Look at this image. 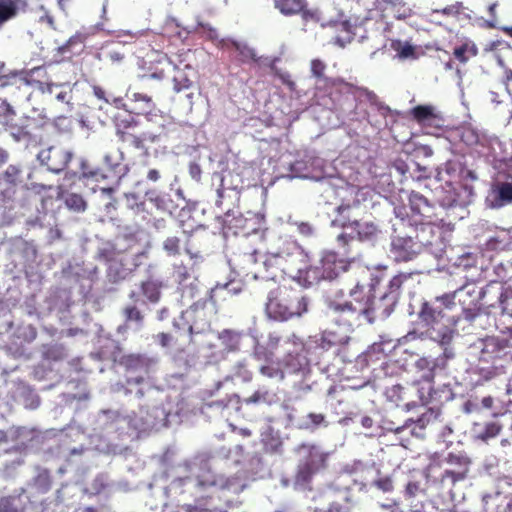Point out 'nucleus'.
<instances>
[{
  "label": "nucleus",
  "instance_id": "nucleus-5",
  "mask_svg": "<svg viewBox=\"0 0 512 512\" xmlns=\"http://www.w3.org/2000/svg\"><path fill=\"white\" fill-rule=\"evenodd\" d=\"M327 317L331 327L323 333L322 340L329 346H343L350 340V334L359 326L363 317L361 308H354L352 301L331 300L327 306Z\"/></svg>",
  "mask_w": 512,
  "mask_h": 512
},
{
  "label": "nucleus",
  "instance_id": "nucleus-52",
  "mask_svg": "<svg viewBox=\"0 0 512 512\" xmlns=\"http://www.w3.org/2000/svg\"><path fill=\"white\" fill-rule=\"evenodd\" d=\"M307 419L309 423H305L304 427L306 429H315L319 426H328V422L326 421L325 415L321 413H309L307 415Z\"/></svg>",
  "mask_w": 512,
  "mask_h": 512
},
{
  "label": "nucleus",
  "instance_id": "nucleus-28",
  "mask_svg": "<svg viewBox=\"0 0 512 512\" xmlns=\"http://www.w3.org/2000/svg\"><path fill=\"white\" fill-rule=\"evenodd\" d=\"M254 355L257 359L266 360V363L259 367V373L262 376L271 380H276L277 382H282L284 380L285 372L281 368L280 363L270 359L272 353H268L264 347H257Z\"/></svg>",
  "mask_w": 512,
  "mask_h": 512
},
{
  "label": "nucleus",
  "instance_id": "nucleus-2",
  "mask_svg": "<svg viewBox=\"0 0 512 512\" xmlns=\"http://www.w3.org/2000/svg\"><path fill=\"white\" fill-rule=\"evenodd\" d=\"M304 257L303 250L295 241L283 240L282 246L266 262L268 267L275 268V270L268 274L253 271V275L273 281L288 275L291 277V283L297 280L299 284L305 287L317 284L321 280H327L320 264L303 268L300 263Z\"/></svg>",
  "mask_w": 512,
  "mask_h": 512
},
{
  "label": "nucleus",
  "instance_id": "nucleus-38",
  "mask_svg": "<svg viewBox=\"0 0 512 512\" xmlns=\"http://www.w3.org/2000/svg\"><path fill=\"white\" fill-rule=\"evenodd\" d=\"M230 47L238 53V61L242 64L254 62L256 51L245 43L232 41Z\"/></svg>",
  "mask_w": 512,
  "mask_h": 512
},
{
  "label": "nucleus",
  "instance_id": "nucleus-22",
  "mask_svg": "<svg viewBox=\"0 0 512 512\" xmlns=\"http://www.w3.org/2000/svg\"><path fill=\"white\" fill-rule=\"evenodd\" d=\"M23 183V171L18 165H9L0 175V197L3 201H13L18 188Z\"/></svg>",
  "mask_w": 512,
  "mask_h": 512
},
{
  "label": "nucleus",
  "instance_id": "nucleus-18",
  "mask_svg": "<svg viewBox=\"0 0 512 512\" xmlns=\"http://www.w3.org/2000/svg\"><path fill=\"white\" fill-rule=\"evenodd\" d=\"M446 462L450 467L441 474L440 481L443 485L448 483L454 486L457 482L466 479L471 464L468 457L450 453L446 458Z\"/></svg>",
  "mask_w": 512,
  "mask_h": 512
},
{
  "label": "nucleus",
  "instance_id": "nucleus-48",
  "mask_svg": "<svg viewBox=\"0 0 512 512\" xmlns=\"http://www.w3.org/2000/svg\"><path fill=\"white\" fill-rule=\"evenodd\" d=\"M15 116L12 106L6 101L0 100V124L6 128Z\"/></svg>",
  "mask_w": 512,
  "mask_h": 512
},
{
  "label": "nucleus",
  "instance_id": "nucleus-26",
  "mask_svg": "<svg viewBox=\"0 0 512 512\" xmlns=\"http://www.w3.org/2000/svg\"><path fill=\"white\" fill-rule=\"evenodd\" d=\"M417 366L419 368H427L429 369L428 374L424 375V379L426 381L427 386H421L420 383H413L412 388L415 389L418 393L419 401L421 404L426 405L433 401H440V399H437V392L434 391L431 387V381L433 380L434 374L433 370L435 367V363L431 360H428L427 358H420L417 361Z\"/></svg>",
  "mask_w": 512,
  "mask_h": 512
},
{
  "label": "nucleus",
  "instance_id": "nucleus-63",
  "mask_svg": "<svg viewBox=\"0 0 512 512\" xmlns=\"http://www.w3.org/2000/svg\"><path fill=\"white\" fill-rule=\"evenodd\" d=\"M420 492V484L416 481H410L407 483L405 487V497L406 498H414Z\"/></svg>",
  "mask_w": 512,
  "mask_h": 512
},
{
  "label": "nucleus",
  "instance_id": "nucleus-58",
  "mask_svg": "<svg viewBox=\"0 0 512 512\" xmlns=\"http://www.w3.org/2000/svg\"><path fill=\"white\" fill-rule=\"evenodd\" d=\"M131 100L134 102H142L144 104V109L150 110L154 107L152 96L145 92H133L131 94Z\"/></svg>",
  "mask_w": 512,
  "mask_h": 512
},
{
  "label": "nucleus",
  "instance_id": "nucleus-59",
  "mask_svg": "<svg viewBox=\"0 0 512 512\" xmlns=\"http://www.w3.org/2000/svg\"><path fill=\"white\" fill-rule=\"evenodd\" d=\"M461 137L462 140L469 146L477 145L480 143L479 134L471 128L464 129Z\"/></svg>",
  "mask_w": 512,
  "mask_h": 512
},
{
  "label": "nucleus",
  "instance_id": "nucleus-27",
  "mask_svg": "<svg viewBox=\"0 0 512 512\" xmlns=\"http://www.w3.org/2000/svg\"><path fill=\"white\" fill-rule=\"evenodd\" d=\"M181 57L182 54L178 55L176 59H170V63H172L175 68L173 87L176 92L191 88L193 85L192 78L195 75L193 67L188 63H184Z\"/></svg>",
  "mask_w": 512,
  "mask_h": 512
},
{
  "label": "nucleus",
  "instance_id": "nucleus-25",
  "mask_svg": "<svg viewBox=\"0 0 512 512\" xmlns=\"http://www.w3.org/2000/svg\"><path fill=\"white\" fill-rule=\"evenodd\" d=\"M475 346L480 350V360L484 362L504 357L506 349L509 347L506 339H499L493 336L479 339Z\"/></svg>",
  "mask_w": 512,
  "mask_h": 512
},
{
  "label": "nucleus",
  "instance_id": "nucleus-51",
  "mask_svg": "<svg viewBox=\"0 0 512 512\" xmlns=\"http://www.w3.org/2000/svg\"><path fill=\"white\" fill-rule=\"evenodd\" d=\"M372 486L384 493L392 492L394 489L393 479L389 475L380 476L372 482Z\"/></svg>",
  "mask_w": 512,
  "mask_h": 512
},
{
  "label": "nucleus",
  "instance_id": "nucleus-42",
  "mask_svg": "<svg viewBox=\"0 0 512 512\" xmlns=\"http://www.w3.org/2000/svg\"><path fill=\"white\" fill-rule=\"evenodd\" d=\"M43 358L48 361H61L65 358V348L61 344L46 345L43 348Z\"/></svg>",
  "mask_w": 512,
  "mask_h": 512
},
{
  "label": "nucleus",
  "instance_id": "nucleus-21",
  "mask_svg": "<svg viewBox=\"0 0 512 512\" xmlns=\"http://www.w3.org/2000/svg\"><path fill=\"white\" fill-rule=\"evenodd\" d=\"M41 164L48 170L59 173L63 171L72 159V153L60 146H50L42 149L37 156Z\"/></svg>",
  "mask_w": 512,
  "mask_h": 512
},
{
  "label": "nucleus",
  "instance_id": "nucleus-56",
  "mask_svg": "<svg viewBox=\"0 0 512 512\" xmlns=\"http://www.w3.org/2000/svg\"><path fill=\"white\" fill-rule=\"evenodd\" d=\"M81 177L93 178L95 180L106 179L108 176L100 168H89L87 164H81Z\"/></svg>",
  "mask_w": 512,
  "mask_h": 512
},
{
  "label": "nucleus",
  "instance_id": "nucleus-16",
  "mask_svg": "<svg viewBox=\"0 0 512 512\" xmlns=\"http://www.w3.org/2000/svg\"><path fill=\"white\" fill-rule=\"evenodd\" d=\"M317 90L326 93L335 102H340L349 96L356 98L367 92L366 88L347 82L341 77L325 80V85L317 86Z\"/></svg>",
  "mask_w": 512,
  "mask_h": 512
},
{
  "label": "nucleus",
  "instance_id": "nucleus-9",
  "mask_svg": "<svg viewBox=\"0 0 512 512\" xmlns=\"http://www.w3.org/2000/svg\"><path fill=\"white\" fill-rule=\"evenodd\" d=\"M239 251L234 253L233 262L240 272L246 277L251 276L254 279L268 280L267 278L253 275V271H260L259 273L268 274L275 270L266 265L268 258L276 252L269 253L262 264L257 262L258 248L249 237H243L239 242Z\"/></svg>",
  "mask_w": 512,
  "mask_h": 512
},
{
  "label": "nucleus",
  "instance_id": "nucleus-46",
  "mask_svg": "<svg viewBox=\"0 0 512 512\" xmlns=\"http://www.w3.org/2000/svg\"><path fill=\"white\" fill-rule=\"evenodd\" d=\"M408 277L409 276L406 274H398V275L394 276L390 280L389 286H388V291L385 292V294L394 296L395 302H397L398 298L400 296V289L402 287V284L404 283L405 280L408 279Z\"/></svg>",
  "mask_w": 512,
  "mask_h": 512
},
{
  "label": "nucleus",
  "instance_id": "nucleus-12",
  "mask_svg": "<svg viewBox=\"0 0 512 512\" xmlns=\"http://www.w3.org/2000/svg\"><path fill=\"white\" fill-rule=\"evenodd\" d=\"M352 205L341 204L336 208L338 217L332 221V225L341 228H351L356 232V237L360 241L374 242L379 234L378 227L372 222L361 223L357 220L350 221L349 211Z\"/></svg>",
  "mask_w": 512,
  "mask_h": 512
},
{
  "label": "nucleus",
  "instance_id": "nucleus-4",
  "mask_svg": "<svg viewBox=\"0 0 512 512\" xmlns=\"http://www.w3.org/2000/svg\"><path fill=\"white\" fill-rule=\"evenodd\" d=\"M462 307L464 317L468 321H473L479 315L481 306L487 308H501L504 310L503 304L508 299L506 288L500 283H490L480 292L467 290L462 287L453 293L438 296L437 301H442L446 308L456 305L455 300Z\"/></svg>",
  "mask_w": 512,
  "mask_h": 512
},
{
  "label": "nucleus",
  "instance_id": "nucleus-43",
  "mask_svg": "<svg viewBox=\"0 0 512 512\" xmlns=\"http://www.w3.org/2000/svg\"><path fill=\"white\" fill-rule=\"evenodd\" d=\"M24 121L23 116L19 118H14L11 123L5 128L10 135L16 140L21 141L27 139V132L24 129Z\"/></svg>",
  "mask_w": 512,
  "mask_h": 512
},
{
  "label": "nucleus",
  "instance_id": "nucleus-40",
  "mask_svg": "<svg viewBox=\"0 0 512 512\" xmlns=\"http://www.w3.org/2000/svg\"><path fill=\"white\" fill-rule=\"evenodd\" d=\"M253 371L249 368L245 361L235 363L232 368V379L240 380L243 383H250L253 380Z\"/></svg>",
  "mask_w": 512,
  "mask_h": 512
},
{
  "label": "nucleus",
  "instance_id": "nucleus-24",
  "mask_svg": "<svg viewBox=\"0 0 512 512\" xmlns=\"http://www.w3.org/2000/svg\"><path fill=\"white\" fill-rule=\"evenodd\" d=\"M409 115L423 129L430 133V130L440 129L443 118L433 105H417L410 109Z\"/></svg>",
  "mask_w": 512,
  "mask_h": 512
},
{
  "label": "nucleus",
  "instance_id": "nucleus-34",
  "mask_svg": "<svg viewBox=\"0 0 512 512\" xmlns=\"http://www.w3.org/2000/svg\"><path fill=\"white\" fill-rule=\"evenodd\" d=\"M276 391L270 389L267 386H259L249 397L245 398L244 402L247 405L250 404H271L276 397Z\"/></svg>",
  "mask_w": 512,
  "mask_h": 512
},
{
  "label": "nucleus",
  "instance_id": "nucleus-55",
  "mask_svg": "<svg viewBox=\"0 0 512 512\" xmlns=\"http://www.w3.org/2000/svg\"><path fill=\"white\" fill-rule=\"evenodd\" d=\"M498 199L502 203L512 202V183L504 182L497 186Z\"/></svg>",
  "mask_w": 512,
  "mask_h": 512
},
{
  "label": "nucleus",
  "instance_id": "nucleus-17",
  "mask_svg": "<svg viewBox=\"0 0 512 512\" xmlns=\"http://www.w3.org/2000/svg\"><path fill=\"white\" fill-rule=\"evenodd\" d=\"M442 220L422 222L419 225H413L410 229L415 239L420 244L421 249L424 247H438L443 244V225Z\"/></svg>",
  "mask_w": 512,
  "mask_h": 512
},
{
  "label": "nucleus",
  "instance_id": "nucleus-13",
  "mask_svg": "<svg viewBox=\"0 0 512 512\" xmlns=\"http://www.w3.org/2000/svg\"><path fill=\"white\" fill-rule=\"evenodd\" d=\"M163 249L169 256H178L184 252L191 259L198 258L201 254L200 243L196 241L193 233L186 230L167 237L163 242Z\"/></svg>",
  "mask_w": 512,
  "mask_h": 512
},
{
  "label": "nucleus",
  "instance_id": "nucleus-6",
  "mask_svg": "<svg viewBox=\"0 0 512 512\" xmlns=\"http://www.w3.org/2000/svg\"><path fill=\"white\" fill-rule=\"evenodd\" d=\"M265 311L270 319L288 321L308 311V298L293 288L290 281H284L269 292Z\"/></svg>",
  "mask_w": 512,
  "mask_h": 512
},
{
  "label": "nucleus",
  "instance_id": "nucleus-8",
  "mask_svg": "<svg viewBox=\"0 0 512 512\" xmlns=\"http://www.w3.org/2000/svg\"><path fill=\"white\" fill-rule=\"evenodd\" d=\"M116 134L126 150L144 155H148L147 142L156 143L168 137L164 126L159 132L144 131L133 118L120 121Z\"/></svg>",
  "mask_w": 512,
  "mask_h": 512
},
{
  "label": "nucleus",
  "instance_id": "nucleus-33",
  "mask_svg": "<svg viewBox=\"0 0 512 512\" xmlns=\"http://www.w3.org/2000/svg\"><path fill=\"white\" fill-rule=\"evenodd\" d=\"M24 121V129L27 132V139L31 138L36 132L44 129V127L48 124L49 119L46 116H42L40 114L35 115V111L33 115H23Z\"/></svg>",
  "mask_w": 512,
  "mask_h": 512
},
{
  "label": "nucleus",
  "instance_id": "nucleus-1",
  "mask_svg": "<svg viewBox=\"0 0 512 512\" xmlns=\"http://www.w3.org/2000/svg\"><path fill=\"white\" fill-rule=\"evenodd\" d=\"M229 284L217 285L209 291L207 298L194 302L173 320V327L177 332H187V344L195 345L198 336L210 334L212 321L218 313V306L233 296Z\"/></svg>",
  "mask_w": 512,
  "mask_h": 512
},
{
  "label": "nucleus",
  "instance_id": "nucleus-7",
  "mask_svg": "<svg viewBox=\"0 0 512 512\" xmlns=\"http://www.w3.org/2000/svg\"><path fill=\"white\" fill-rule=\"evenodd\" d=\"M437 298L435 302L422 303L418 318L432 340L441 345H448L453 339L458 318L455 315H448L447 311L455 305L446 308L442 301H437Z\"/></svg>",
  "mask_w": 512,
  "mask_h": 512
},
{
  "label": "nucleus",
  "instance_id": "nucleus-47",
  "mask_svg": "<svg viewBox=\"0 0 512 512\" xmlns=\"http://www.w3.org/2000/svg\"><path fill=\"white\" fill-rule=\"evenodd\" d=\"M439 416V409L430 408L425 413H423L414 423L415 428L419 427L420 429H424L427 425L434 424Z\"/></svg>",
  "mask_w": 512,
  "mask_h": 512
},
{
  "label": "nucleus",
  "instance_id": "nucleus-14",
  "mask_svg": "<svg viewBox=\"0 0 512 512\" xmlns=\"http://www.w3.org/2000/svg\"><path fill=\"white\" fill-rule=\"evenodd\" d=\"M390 252L397 262H408L415 259L422 251L411 229L407 232H397L392 236Z\"/></svg>",
  "mask_w": 512,
  "mask_h": 512
},
{
  "label": "nucleus",
  "instance_id": "nucleus-44",
  "mask_svg": "<svg viewBox=\"0 0 512 512\" xmlns=\"http://www.w3.org/2000/svg\"><path fill=\"white\" fill-rule=\"evenodd\" d=\"M141 290L143 295L152 303H156L160 299V285L153 281L147 280L142 282Z\"/></svg>",
  "mask_w": 512,
  "mask_h": 512
},
{
  "label": "nucleus",
  "instance_id": "nucleus-62",
  "mask_svg": "<svg viewBox=\"0 0 512 512\" xmlns=\"http://www.w3.org/2000/svg\"><path fill=\"white\" fill-rule=\"evenodd\" d=\"M156 342L163 348H167L173 344L174 337L165 332H160L155 336Z\"/></svg>",
  "mask_w": 512,
  "mask_h": 512
},
{
  "label": "nucleus",
  "instance_id": "nucleus-64",
  "mask_svg": "<svg viewBox=\"0 0 512 512\" xmlns=\"http://www.w3.org/2000/svg\"><path fill=\"white\" fill-rule=\"evenodd\" d=\"M400 48H397L398 54L402 58H408L414 55L415 49L412 45L406 43V44H400Z\"/></svg>",
  "mask_w": 512,
  "mask_h": 512
},
{
  "label": "nucleus",
  "instance_id": "nucleus-3",
  "mask_svg": "<svg viewBox=\"0 0 512 512\" xmlns=\"http://www.w3.org/2000/svg\"><path fill=\"white\" fill-rule=\"evenodd\" d=\"M0 87H10L11 95L17 99H29L32 90L50 96L54 94L58 102L65 104H69L72 99L71 87L64 83L52 82L44 66L0 75Z\"/></svg>",
  "mask_w": 512,
  "mask_h": 512
},
{
  "label": "nucleus",
  "instance_id": "nucleus-61",
  "mask_svg": "<svg viewBox=\"0 0 512 512\" xmlns=\"http://www.w3.org/2000/svg\"><path fill=\"white\" fill-rule=\"evenodd\" d=\"M144 359L141 355H128L123 358L122 363L127 368H137L138 366L143 365Z\"/></svg>",
  "mask_w": 512,
  "mask_h": 512
},
{
  "label": "nucleus",
  "instance_id": "nucleus-31",
  "mask_svg": "<svg viewBox=\"0 0 512 512\" xmlns=\"http://www.w3.org/2000/svg\"><path fill=\"white\" fill-rule=\"evenodd\" d=\"M275 7L284 15H295L303 13L307 18L308 12L305 11L306 0H273Z\"/></svg>",
  "mask_w": 512,
  "mask_h": 512
},
{
  "label": "nucleus",
  "instance_id": "nucleus-30",
  "mask_svg": "<svg viewBox=\"0 0 512 512\" xmlns=\"http://www.w3.org/2000/svg\"><path fill=\"white\" fill-rule=\"evenodd\" d=\"M25 0H0V26L16 17L21 11H25Z\"/></svg>",
  "mask_w": 512,
  "mask_h": 512
},
{
  "label": "nucleus",
  "instance_id": "nucleus-20",
  "mask_svg": "<svg viewBox=\"0 0 512 512\" xmlns=\"http://www.w3.org/2000/svg\"><path fill=\"white\" fill-rule=\"evenodd\" d=\"M395 302L394 296L383 294L378 299L374 295L370 298L367 306L361 308L363 318L368 323H373L376 319H385L393 311Z\"/></svg>",
  "mask_w": 512,
  "mask_h": 512
},
{
  "label": "nucleus",
  "instance_id": "nucleus-39",
  "mask_svg": "<svg viewBox=\"0 0 512 512\" xmlns=\"http://www.w3.org/2000/svg\"><path fill=\"white\" fill-rule=\"evenodd\" d=\"M66 207L76 213L84 212L87 208V202L83 196L78 193H66L63 196Z\"/></svg>",
  "mask_w": 512,
  "mask_h": 512
},
{
  "label": "nucleus",
  "instance_id": "nucleus-19",
  "mask_svg": "<svg viewBox=\"0 0 512 512\" xmlns=\"http://www.w3.org/2000/svg\"><path fill=\"white\" fill-rule=\"evenodd\" d=\"M409 204L411 208L410 220L413 225H419L422 222L439 221L435 213V207L429 203L427 198L418 192H411L409 196Z\"/></svg>",
  "mask_w": 512,
  "mask_h": 512
},
{
  "label": "nucleus",
  "instance_id": "nucleus-32",
  "mask_svg": "<svg viewBox=\"0 0 512 512\" xmlns=\"http://www.w3.org/2000/svg\"><path fill=\"white\" fill-rule=\"evenodd\" d=\"M241 338L242 333L232 329H224L218 334V339L227 352L238 351Z\"/></svg>",
  "mask_w": 512,
  "mask_h": 512
},
{
  "label": "nucleus",
  "instance_id": "nucleus-53",
  "mask_svg": "<svg viewBox=\"0 0 512 512\" xmlns=\"http://www.w3.org/2000/svg\"><path fill=\"white\" fill-rule=\"evenodd\" d=\"M104 163L113 174L119 179L125 174V167L118 161H113L112 155L106 154L104 156Z\"/></svg>",
  "mask_w": 512,
  "mask_h": 512
},
{
  "label": "nucleus",
  "instance_id": "nucleus-37",
  "mask_svg": "<svg viewBox=\"0 0 512 512\" xmlns=\"http://www.w3.org/2000/svg\"><path fill=\"white\" fill-rule=\"evenodd\" d=\"M327 70V64L319 59L315 58L312 59L310 62V72L311 76L316 80L315 82V88L317 89V86L319 85H325V80L327 79H333V77H327L325 75V72Z\"/></svg>",
  "mask_w": 512,
  "mask_h": 512
},
{
  "label": "nucleus",
  "instance_id": "nucleus-41",
  "mask_svg": "<svg viewBox=\"0 0 512 512\" xmlns=\"http://www.w3.org/2000/svg\"><path fill=\"white\" fill-rule=\"evenodd\" d=\"M165 78L164 71H159L152 73L150 75H143L141 77V81L143 83L144 88L150 89L151 92L158 93L162 88V81Z\"/></svg>",
  "mask_w": 512,
  "mask_h": 512
},
{
  "label": "nucleus",
  "instance_id": "nucleus-23",
  "mask_svg": "<svg viewBox=\"0 0 512 512\" xmlns=\"http://www.w3.org/2000/svg\"><path fill=\"white\" fill-rule=\"evenodd\" d=\"M356 284L349 291V296L354 304V308H363L367 306L376 285L379 283V278L374 275L370 270V275L367 278L355 276Z\"/></svg>",
  "mask_w": 512,
  "mask_h": 512
},
{
  "label": "nucleus",
  "instance_id": "nucleus-49",
  "mask_svg": "<svg viewBox=\"0 0 512 512\" xmlns=\"http://www.w3.org/2000/svg\"><path fill=\"white\" fill-rule=\"evenodd\" d=\"M280 61L278 56H258L254 59V64H256L259 68H269L272 74L277 68V63Z\"/></svg>",
  "mask_w": 512,
  "mask_h": 512
},
{
  "label": "nucleus",
  "instance_id": "nucleus-45",
  "mask_svg": "<svg viewBox=\"0 0 512 512\" xmlns=\"http://www.w3.org/2000/svg\"><path fill=\"white\" fill-rule=\"evenodd\" d=\"M84 36H72L63 46L60 47L62 54L71 53L79 54L84 49Z\"/></svg>",
  "mask_w": 512,
  "mask_h": 512
},
{
  "label": "nucleus",
  "instance_id": "nucleus-54",
  "mask_svg": "<svg viewBox=\"0 0 512 512\" xmlns=\"http://www.w3.org/2000/svg\"><path fill=\"white\" fill-rule=\"evenodd\" d=\"M123 315L125 316L126 321L142 323L144 319L142 312L136 307V305H127L123 309Z\"/></svg>",
  "mask_w": 512,
  "mask_h": 512
},
{
  "label": "nucleus",
  "instance_id": "nucleus-15",
  "mask_svg": "<svg viewBox=\"0 0 512 512\" xmlns=\"http://www.w3.org/2000/svg\"><path fill=\"white\" fill-rule=\"evenodd\" d=\"M100 260L107 264V278L112 283H117L126 278L131 271L127 267L128 256L124 252L115 251L112 247L104 248L99 253Z\"/></svg>",
  "mask_w": 512,
  "mask_h": 512
},
{
  "label": "nucleus",
  "instance_id": "nucleus-60",
  "mask_svg": "<svg viewBox=\"0 0 512 512\" xmlns=\"http://www.w3.org/2000/svg\"><path fill=\"white\" fill-rule=\"evenodd\" d=\"M273 75L281 80V82L286 85L290 90H295L296 84L292 80L289 72H282L280 69L276 68Z\"/></svg>",
  "mask_w": 512,
  "mask_h": 512
},
{
  "label": "nucleus",
  "instance_id": "nucleus-50",
  "mask_svg": "<svg viewBox=\"0 0 512 512\" xmlns=\"http://www.w3.org/2000/svg\"><path fill=\"white\" fill-rule=\"evenodd\" d=\"M24 464V460L22 458H18L13 461L6 462L3 467L0 469V474L4 479L13 478L20 466Z\"/></svg>",
  "mask_w": 512,
  "mask_h": 512
},
{
  "label": "nucleus",
  "instance_id": "nucleus-11",
  "mask_svg": "<svg viewBox=\"0 0 512 512\" xmlns=\"http://www.w3.org/2000/svg\"><path fill=\"white\" fill-rule=\"evenodd\" d=\"M321 269L326 279L332 280L339 276L340 273L350 271L354 276L367 278L370 275V269L354 260H346L339 258L335 252H325L320 260Z\"/></svg>",
  "mask_w": 512,
  "mask_h": 512
},
{
  "label": "nucleus",
  "instance_id": "nucleus-36",
  "mask_svg": "<svg viewBox=\"0 0 512 512\" xmlns=\"http://www.w3.org/2000/svg\"><path fill=\"white\" fill-rule=\"evenodd\" d=\"M21 495H10L0 499V512H25Z\"/></svg>",
  "mask_w": 512,
  "mask_h": 512
},
{
  "label": "nucleus",
  "instance_id": "nucleus-57",
  "mask_svg": "<svg viewBox=\"0 0 512 512\" xmlns=\"http://www.w3.org/2000/svg\"><path fill=\"white\" fill-rule=\"evenodd\" d=\"M23 403L25 408L28 409H36L40 405V398L39 396L30 389H27L23 392Z\"/></svg>",
  "mask_w": 512,
  "mask_h": 512
},
{
  "label": "nucleus",
  "instance_id": "nucleus-29",
  "mask_svg": "<svg viewBox=\"0 0 512 512\" xmlns=\"http://www.w3.org/2000/svg\"><path fill=\"white\" fill-rule=\"evenodd\" d=\"M52 488V477L47 469L39 468L36 476L29 483L32 497L47 494Z\"/></svg>",
  "mask_w": 512,
  "mask_h": 512
},
{
  "label": "nucleus",
  "instance_id": "nucleus-35",
  "mask_svg": "<svg viewBox=\"0 0 512 512\" xmlns=\"http://www.w3.org/2000/svg\"><path fill=\"white\" fill-rule=\"evenodd\" d=\"M478 54V48L474 42L468 40L454 48L453 56L460 63L465 64Z\"/></svg>",
  "mask_w": 512,
  "mask_h": 512
},
{
  "label": "nucleus",
  "instance_id": "nucleus-10",
  "mask_svg": "<svg viewBox=\"0 0 512 512\" xmlns=\"http://www.w3.org/2000/svg\"><path fill=\"white\" fill-rule=\"evenodd\" d=\"M297 450L303 453V459L298 464L295 483L306 485L320 469L324 468L326 455L313 444L303 443Z\"/></svg>",
  "mask_w": 512,
  "mask_h": 512
}]
</instances>
